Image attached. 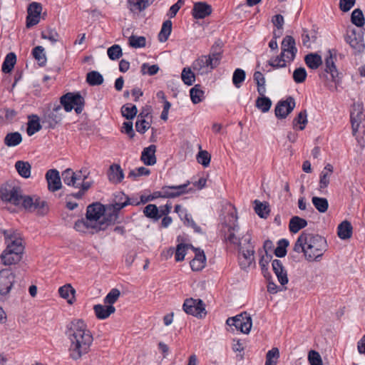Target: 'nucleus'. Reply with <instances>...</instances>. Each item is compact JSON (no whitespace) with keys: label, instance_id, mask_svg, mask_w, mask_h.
Here are the masks:
<instances>
[{"label":"nucleus","instance_id":"f257e3e1","mask_svg":"<svg viewBox=\"0 0 365 365\" xmlns=\"http://www.w3.org/2000/svg\"><path fill=\"white\" fill-rule=\"evenodd\" d=\"M65 334L70 341L68 351L72 359L78 360L89 351L93 338L83 320L70 322L66 325Z\"/></svg>","mask_w":365,"mask_h":365},{"label":"nucleus","instance_id":"f03ea898","mask_svg":"<svg viewBox=\"0 0 365 365\" xmlns=\"http://www.w3.org/2000/svg\"><path fill=\"white\" fill-rule=\"evenodd\" d=\"M327 247L328 245L324 237L304 231L298 237L293 250L297 253L303 252L308 261H319Z\"/></svg>","mask_w":365,"mask_h":365},{"label":"nucleus","instance_id":"7ed1b4c3","mask_svg":"<svg viewBox=\"0 0 365 365\" xmlns=\"http://www.w3.org/2000/svg\"><path fill=\"white\" fill-rule=\"evenodd\" d=\"M4 237L6 248L0 255L3 264L9 266L18 263L24 250L21 233L14 229L1 230Z\"/></svg>","mask_w":365,"mask_h":365},{"label":"nucleus","instance_id":"20e7f679","mask_svg":"<svg viewBox=\"0 0 365 365\" xmlns=\"http://www.w3.org/2000/svg\"><path fill=\"white\" fill-rule=\"evenodd\" d=\"M221 59L222 51L220 48L219 51L216 49V51H212L209 55L201 56L195 60L192 64V68L201 75L207 73L219 66Z\"/></svg>","mask_w":365,"mask_h":365},{"label":"nucleus","instance_id":"39448f33","mask_svg":"<svg viewBox=\"0 0 365 365\" xmlns=\"http://www.w3.org/2000/svg\"><path fill=\"white\" fill-rule=\"evenodd\" d=\"M60 103L66 112L74 109L77 114H80L83 110L85 99L80 92H68L60 98Z\"/></svg>","mask_w":365,"mask_h":365},{"label":"nucleus","instance_id":"423d86ee","mask_svg":"<svg viewBox=\"0 0 365 365\" xmlns=\"http://www.w3.org/2000/svg\"><path fill=\"white\" fill-rule=\"evenodd\" d=\"M22 206L29 211H36L39 215H45L48 211L47 202L36 195L24 196Z\"/></svg>","mask_w":365,"mask_h":365},{"label":"nucleus","instance_id":"0eeeda50","mask_svg":"<svg viewBox=\"0 0 365 365\" xmlns=\"http://www.w3.org/2000/svg\"><path fill=\"white\" fill-rule=\"evenodd\" d=\"M21 189L19 186L7 185L0 189V197L3 201L9 202L14 205H19L24 197L21 193Z\"/></svg>","mask_w":365,"mask_h":365},{"label":"nucleus","instance_id":"6e6552de","mask_svg":"<svg viewBox=\"0 0 365 365\" xmlns=\"http://www.w3.org/2000/svg\"><path fill=\"white\" fill-rule=\"evenodd\" d=\"M226 324L230 327L234 326L236 329L240 330L242 333L248 334L252 328V322L251 317L245 312L234 317L228 318Z\"/></svg>","mask_w":365,"mask_h":365},{"label":"nucleus","instance_id":"1a4fd4ad","mask_svg":"<svg viewBox=\"0 0 365 365\" xmlns=\"http://www.w3.org/2000/svg\"><path fill=\"white\" fill-rule=\"evenodd\" d=\"M15 282V274L9 269L0 270V299L9 294Z\"/></svg>","mask_w":365,"mask_h":365},{"label":"nucleus","instance_id":"9d476101","mask_svg":"<svg viewBox=\"0 0 365 365\" xmlns=\"http://www.w3.org/2000/svg\"><path fill=\"white\" fill-rule=\"evenodd\" d=\"M183 310L188 314L202 318L206 315L205 304L202 300L192 298L185 300L182 305Z\"/></svg>","mask_w":365,"mask_h":365},{"label":"nucleus","instance_id":"9b49d317","mask_svg":"<svg viewBox=\"0 0 365 365\" xmlns=\"http://www.w3.org/2000/svg\"><path fill=\"white\" fill-rule=\"evenodd\" d=\"M190 182L179 185H164L161 188L163 198H175L184 194L192 192L193 188H188Z\"/></svg>","mask_w":365,"mask_h":365},{"label":"nucleus","instance_id":"f8f14e48","mask_svg":"<svg viewBox=\"0 0 365 365\" xmlns=\"http://www.w3.org/2000/svg\"><path fill=\"white\" fill-rule=\"evenodd\" d=\"M62 107L56 105L52 110H48L43 115V123H46L49 128H55L63 119Z\"/></svg>","mask_w":365,"mask_h":365},{"label":"nucleus","instance_id":"ddd939ff","mask_svg":"<svg viewBox=\"0 0 365 365\" xmlns=\"http://www.w3.org/2000/svg\"><path fill=\"white\" fill-rule=\"evenodd\" d=\"M42 11V6L40 3L32 2L27 9L26 27L31 28L40 21V16Z\"/></svg>","mask_w":365,"mask_h":365},{"label":"nucleus","instance_id":"4468645a","mask_svg":"<svg viewBox=\"0 0 365 365\" xmlns=\"http://www.w3.org/2000/svg\"><path fill=\"white\" fill-rule=\"evenodd\" d=\"M294 99L289 96L286 100L277 103L274 110L275 115L278 118H285L294 110Z\"/></svg>","mask_w":365,"mask_h":365},{"label":"nucleus","instance_id":"2eb2a0df","mask_svg":"<svg viewBox=\"0 0 365 365\" xmlns=\"http://www.w3.org/2000/svg\"><path fill=\"white\" fill-rule=\"evenodd\" d=\"M281 52L285 54L287 53V58L288 62H292L294 60L297 48L295 40L292 36H286L283 38L281 45Z\"/></svg>","mask_w":365,"mask_h":365},{"label":"nucleus","instance_id":"dca6fc26","mask_svg":"<svg viewBox=\"0 0 365 365\" xmlns=\"http://www.w3.org/2000/svg\"><path fill=\"white\" fill-rule=\"evenodd\" d=\"M106 212V207L100 202L89 205L86 209V217L88 221L98 222Z\"/></svg>","mask_w":365,"mask_h":365},{"label":"nucleus","instance_id":"f3484780","mask_svg":"<svg viewBox=\"0 0 365 365\" xmlns=\"http://www.w3.org/2000/svg\"><path fill=\"white\" fill-rule=\"evenodd\" d=\"M48 189L51 192H56L61 189L62 184L59 172L56 169H50L46 173Z\"/></svg>","mask_w":365,"mask_h":365},{"label":"nucleus","instance_id":"a211bd4d","mask_svg":"<svg viewBox=\"0 0 365 365\" xmlns=\"http://www.w3.org/2000/svg\"><path fill=\"white\" fill-rule=\"evenodd\" d=\"M239 252L241 254L240 257V265L242 269L249 267L254 261V245H250L249 250H245L242 245L238 247Z\"/></svg>","mask_w":365,"mask_h":365},{"label":"nucleus","instance_id":"6ab92c4d","mask_svg":"<svg viewBox=\"0 0 365 365\" xmlns=\"http://www.w3.org/2000/svg\"><path fill=\"white\" fill-rule=\"evenodd\" d=\"M212 6L205 1H198L194 4L192 9V15L195 19H202L212 13Z\"/></svg>","mask_w":365,"mask_h":365},{"label":"nucleus","instance_id":"aec40b11","mask_svg":"<svg viewBox=\"0 0 365 365\" xmlns=\"http://www.w3.org/2000/svg\"><path fill=\"white\" fill-rule=\"evenodd\" d=\"M345 41L351 48L357 51H361L364 48L363 36L357 32L356 29H352L349 34L345 36Z\"/></svg>","mask_w":365,"mask_h":365},{"label":"nucleus","instance_id":"412c9836","mask_svg":"<svg viewBox=\"0 0 365 365\" xmlns=\"http://www.w3.org/2000/svg\"><path fill=\"white\" fill-rule=\"evenodd\" d=\"M232 217L235 220V222L232 225H225L227 230L225 232L224 238L226 242L239 247L240 245H242V242L235 235V232L239 230V226L236 223L237 217L233 215H232Z\"/></svg>","mask_w":365,"mask_h":365},{"label":"nucleus","instance_id":"4be33fe9","mask_svg":"<svg viewBox=\"0 0 365 365\" xmlns=\"http://www.w3.org/2000/svg\"><path fill=\"white\" fill-rule=\"evenodd\" d=\"M272 269L279 282L283 286L288 283L287 272L281 260L274 259L272 263Z\"/></svg>","mask_w":365,"mask_h":365},{"label":"nucleus","instance_id":"5701e85b","mask_svg":"<svg viewBox=\"0 0 365 365\" xmlns=\"http://www.w3.org/2000/svg\"><path fill=\"white\" fill-rule=\"evenodd\" d=\"M103 216L102 220L96 222L97 230H105L109 225L115 224L118 218V215L115 212L108 211L107 207Z\"/></svg>","mask_w":365,"mask_h":365},{"label":"nucleus","instance_id":"b1692460","mask_svg":"<svg viewBox=\"0 0 365 365\" xmlns=\"http://www.w3.org/2000/svg\"><path fill=\"white\" fill-rule=\"evenodd\" d=\"M324 71L327 73H329L331 76V79L333 82L337 81V78L339 76V72L336 69L335 63H334V57L331 50H329L328 54L325 58V68Z\"/></svg>","mask_w":365,"mask_h":365},{"label":"nucleus","instance_id":"393cba45","mask_svg":"<svg viewBox=\"0 0 365 365\" xmlns=\"http://www.w3.org/2000/svg\"><path fill=\"white\" fill-rule=\"evenodd\" d=\"M156 146L150 145L143 149L141 153L140 160L146 165H153L156 163L155 158Z\"/></svg>","mask_w":365,"mask_h":365},{"label":"nucleus","instance_id":"a878e982","mask_svg":"<svg viewBox=\"0 0 365 365\" xmlns=\"http://www.w3.org/2000/svg\"><path fill=\"white\" fill-rule=\"evenodd\" d=\"M108 177L109 181L113 183H120L124 178V173L120 166L118 164H113L110 166Z\"/></svg>","mask_w":365,"mask_h":365},{"label":"nucleus","instance_id":"bb28decb","mask_svg":"<svg viewBox=\"0 0 365 365\" xmlns=\"http://www.w3.org/2000/svg\"><path fill=\"white\" fill-rule=\"evenodd\" d=\"M93 310L98 319H105L115 312V308L113 305L96 304L94 305Z\"/></svg>","mask_w":365,"mask_h":365},{"label":"nucleus","instance_id":"cd10ccee","mask_svg":"<svg viewBox=\"0 0 365 365\" xmlns=\"http://www.w3.org/2000/svg\"><path fill=\"white\" fill-rule=\"evenodd\" d=\"M353 227L347 220H344L341 222L337 227V235L341 240L349 239L352 236Z\"/></svg>","mask_w":365,"mask_h":365},{"label":"nucleus","instance_id":"c85d7f7f","mask_svg":"<svg viewBox=\"0 0 365 365\" xmlns=\"http://www.w3.org/2000/svg\"><path fill=\"white\" fill-rule=\"evenodd\" d=\"M155 0H128L130 10L133 12H140L148 7Z\"/></svg>","mask_w":365,"mask_h":365},{"label":"nucleus","instance_id":"c756f323","mask_svg":"<svg viewBox=\"0 0 365 365\" xmlns=\"http://www.w3.org/2000/svg\"><path fill=\"white\" fill-rule=\"evenodd\" d=\"M307 225V222L305 219L299 216H294L289 220V229L292 233H297Z\"/></svg>","mask_w":365,"mask_h":365},{"label":"nucleus","instance_id":"7c9ffc66","mask_svg":"<svg viewBox=\"0 0 365 365\" xmlns=\"http://www.w3.org/2000/svg\"><path fill=\"white\" fill-rule=\"evenodd\" d=\"M62 179L63 182L68 185L76 188L80 187V182H76V175H74V172L68 168L62 172Z\"/></svg>","mask_w":365,"mask_h":365},{"label":"nucleus","instance_id":"2f4dec72","mask_svg":"<svg viewBox=\"0 0 365 365\" xmlns=\"http://www.w3.org/2000/svg\"><path fill=\"white\" fill-rule=\"evenodd\" d=\"M304 61L307 66L313 70L317 69L322 64V56L315 53H311L306 55Z\"/></svg>","mask_w":365,"mask_h":365},{"label":"nucleus","instance_id":"473e14b6","mask_svg":"<svg viewBox=\"0 0 365 365\" xmlns=\"http://www.w3.org/2000/svg\"><path fill=\"white\" fill-rule=\"evenodd\" d=\"M317 38V32L314 29L308 31L307 29H302V41L304 46L309 48L312 43H314Z\"/></svg>","mask_w":365,"mask_h":365},{"label":"nucleus","instance_id":"72a5a7b5","mask_svg":"<svg viewBox=\"0 0 365 365\" xmlns=\"http://www.w3.org/2000/svg\"><path fill=\"white\" fill-rule=\"evenodd\" d=\"M16 62V56L14 53H9L2 63L1 70L4 73H9Z\"/></svg>","mask_w":365,"mask_h":365},{"label":"nucleus","instance_id":"f704fd0d","mask_svg":"<svg viewBox=\"0 0 365 365\" xmlns=\"http://www.w3.org/2000/svg\"><path fill=\"white\" fill-rule=\"evenodd\" d=\"M190 96L192 102L197 104L205 99V91L202 90L200 84H196L190 90Z\"/></svg>","mask_w":365,"mask_h":365},{"label":"nucleus","instance_id":"c9c22d12","mask_svg":"<svg viewBox=\"0 0 365 365\" xmlns=\"http://www.w3.org/2000/svg\"><path fill=\"white\" fill-rule=\"evenodd\" d=\"M15 168L22 178H29L30 177L31 166L29 162L19 160L16 162Z\"/></svg>","mask_w":365,"mask_h":365},{"label":"nucleus","instance_id":"e433bc0d","mask_svg":"<svg viewBox=\"0 0 365 365\" xmlns=\"http://www.w3.org/2000/svg\"><path fill=\"white\" fill-rule=\"evenodd\" d=\"M42 126L40 124L39 118L36 115H33L31 118L29 119L27 124L26 132L29 136H31L36 132L41 129Z\"/></svg>","mask_w":365,"mask_h":365},{"label":"nucleus","instance_id":"4c0bfd02","mask_svg":"<svg viewBox=\"0 0 365 365\" xmlns=\"http://www.w3.org/2000/svg\"><path fill=\"white\" fill-rule=\"evenodd\" d=\"M148 113L145 114L143 112L140 113L138 115L137 120L135 122V129L137 132L143 134L150 128V123L145 119Z\"/></svg>","mask_w":365,"mask_h":365},{"label":"nucleus","instance_id":"58836bf2","mask_svg":"<svg viewBox=\"0 0 365 365\" xmlns=\"http://www.w3.org/2000/svg\"><path fill=\"white\" fill-rule=\"evenodd\" d=\"M22 141L21 134L19 132L9 133L4 138V144L8 147H14Z\"/></svg>","mask_w":365,"mask_h":365},{"label":"nucleus","instance_id":"ea45409f","mask_svg":"<svg viewBox=\"0 0 365 365\" xmlns=\"http://www.w3.org/2000/svg\"><path fill=\"white\" fill-rule=\"evenodd\" d=\"M76 291L71 284H66L58 289L60 296L67 299L68 303L72 304Z\"/></svg>","mask_w":365,"mask_h":365},{"label":"nucleus","instance_id":"a19ab883","mask_svg":"<svg viewBox=\"0 0 365 365\" xmlns=\"http://www.w3.org/2000/svg\"><path fill=\"white\" fill-rule=\"evenodd\" d=\"M86 82L91 86H100L103 83V77L98 71H92L86 74Z\"/></svg>","mask_w":365,"mask_h":365},{"label":"nucleus","instance_id":"79ce46f5","mask_svg":"<svg viewBox=\"0 0 365 365\" xmlns=\"http://www.w3.org/2000/svg\"><path fill=\"white\" fill-rule=\"evenodd\" d=\"M172 31V21L170 20H166L163 23L161 30L158 34V40L160 42H165Z\"/></svg>","mask_w":365,"mask_h":365},{"label":"nucleus","instance_id":"37998d69","mask_svg":"<svg viewBox=\"0 0 365 365\" xmlns=\"http://www.w3.org/2000/svg\"><path fill=\"white\" fill-rule=\"evenodd\" d=\"M74 229L77 232H86L87 230L96 229L97 230V226L96 222H91L87 220L81 219L77 220L74 224Z\"/></svg>","mask_w":365,"mask_h":365},{"label":"nucleus","instance_id":"c03bdc74","mask_svg":"<svg viewBox=\"0 0 365 365\" xmlns=\"http://www.w3.org/2000/svg\"><path fill=\"white\" fill-rule=\"evenodd\" d=\"M41 36L43 39H47L52 44L56 43L59 41L60 36L55 29L48 27L44 31H41Z\"/></svg>","mask_w":365,"mask_h":365},{"label":"nucleus","instance_id":"a18cd8bd","mask_svg":"<svg viewBox=\"0 0 365 365\" xmlns=\"http://www.w3.org/2000/svg\"><path fill=\"white\" fill-rule=\"evenodd\" d=\"M143 213L148 218L152 219L154 221H158L160 219L159 215V209L154 204H149L144 207Z\"/></svg>","mask_w":365,"mask_h":365},{"label":"nucleus","instance_id":"49530a36","mask_svg":"<svg viewBox=\"0 0 365 365\" xmlns=\"http://www.w3.org/2000/svg\"><path fill=\"white\" fill-rule=\"evenodd\" d=\"M307 123V114L305 110H302L298 115L293 120V128H298L299 130H303Z\"/></svg>","mask_w":365,"mask_h":365},{"label":"nucleus","instance_id":"de8ad7c7","mask_svg":"<svg viewBox=\"0 0 365 365\" xmlns=\"http://www.w3.org/2000/svg\"><path fill=\"white\" fill-rule=\"evenodd\" d=\"M255 106L262 113H266L272 106V101L267 96H259L256 100Z\"/></svg>","mask_w":365,"mask_h":365},{"label":"nucleus","instance_id":"09e8293b","mask_svg":"<svg viewBox=\"0 0 365 365\" xmlns=\"http://www.w3.org/2000/svg\"><path fill=\"white\" fill-rule=\"evenodd\" d=\"M32 54L34 58L37 61L40 66H43L46 65V57L43 46H36L32 51Z\"/></svg>","mask_w":365,"mask_h":365},{"label":"nucleus","instance_id":"8fccbe9b","mask_svg":"<svg viewBox=\"0 0 365 365\" xmlns=\"http://www.w3.org/2000/svg\"><path fill=\"white\" fill-rule=\"evenodd\" d=\"M351 21L357 27H362L365 24L364 14L360 9H354L351 16Z\"/></svg>","mask_w":365,"mask_h":365},{"label":"nucleus","instance_id":"3c124183","mask_svg":"<svg viewBox=\"0 0 365 365\" xmlns=\"http://www.w3.org/2000/svg\"><path fill=\"white\" fill-rule=\"evenodd\" d=\"M138 109L136 106L132 104L123 105L121 108L122 115L127 120H132L136 115Z\"/></svg>","mask_w":365,"mask_h":365},{"label":"nucleus","instance_id":"603ef678","mask_svg":"<svg viewBox=\"0 0 365 365\" xmlns=\"http://www.w3.org/2000/svg\"><path fill=\"white\" fill-rule=\"evenodd\" d=\"M312 202L319 212L324 213L328 210L329 202L324 197H313Z\"/></svg>","mask_w":365,"mask_h":365},{"label":"nucleus","instance_id":"864d4df0","mask_svg":"<svg viewBox=\"0 0 365 365\" xmlns=\"http://www.w3.org/2000/svg\"><path fill=\"white\" fill-rule=\"evenodd\" d=\"M285 57L287 58V54L281 52L274 59L269 60L268 64L274 69L284 68L287 66L286 61H287V59L285 60Z\"/></svg>","mask_w":365,"mask_h":365},{"label":"nucleus","instance_id":"5fc2aeb1","mask_svg":"<svg viewBox=\"0 0 365 365\" xmlns=\"http://www.w3.org/2000/svg\"><path fill=\"white\" fill-rule=\"evenodd\" d=\"M246 73L242 68H236L232 76V83L234 86L239 88L241 87L242 83L245 80Z\"/></svg>","mask_w":365,"mask_h":365},{"label":"nucleus","instance_id":"6e6d98bb","mask_svg":"<svg viewBox=\"0 0 365 365\" xmlns=\"http://www.w3.org/2000/svg\"><path fill=\"white\" fill-rule=\"evenodd\" d=\"M181 78L183 83L187 86H191L195 81V73L189 67H185L182 69Z\"/></svg>","mask_w":365,"mask_h":365},{"label":"nucleus","instance_id":"4d7b16f0","mask_svg":"<svg viewBox=\"0 0 365 365\" xmlns=\"http://www.w3.org/2000/svg\"><path fill=\"white\" fill-rule=\"evenodd\" d=\"M255 211L262 218H267L269 213V206L266 204H263L260 201L255 200Z\"/></svg>","mask_w":365,"mask_h":365},{"label":"nucleus","instance_id":"13d9d810","mask_svg":"<svg viewBox=\"0 0 365 365\" xmlns=\"http://www.w3.org/2000/svg\"><path fill=\"white\" fill-rule=\"evenodd\" d=\"M289 246V241L286 239H281L277 242V247L274 250V255L277 257H284L287 255V247Z\"/></svg>","mask_w":365,"mask_h":365},{"label":"nucleus","instance_id":"bf43d9fd","mask_svg":"<svg viewBox=\"0 0 365 365\" xmlns=\"http://www.w3.org/2000/svg\"><path fill=\"white\" fill-rule=\"evenodd\" d=\"M128 41L129 45L135 48H143L146 45V39L144 36L131 35Z\"/></svg>","mask_w":365,"mask_h":365},{"label":"nucleus","instance_id":"052dcab7","mask_svg":"<svg viewBox=\"0 0 365 365\" xmlns=\"http://www.w3.org/2000/svg\"><path fill=\"white\" fill-rule=\"evenodd\" d=\"M150 171L149 169L145 167H140L135 170H131L128 175V178H132L133 180H136L138 177L143 175H149Z\"/></svg>","mask_w":365,"mask_h":365},{"label":"nucleus","instance_id":"680f3d73","mask_svg":"<svg viewBox=\"0 0 365 365\" xmlns=\"http://www.w3.org/2000/svg\"><path fill=\"white\" fill-rule=\"evenodd\" d=\"M107 53L111 60H117L122 55V48L119 45L115 44L108 48Z\"/></svg>","mask_w":365,"mask_h":365},{"label":"nucleus","instance_id":"e2e57ef3","mask_svg":"<svg viewBox=\"0 0 365 365\" xmlns=\"http://www.w3.org/2000/svg\"><path fill=\"white\" fill-rule=\"evenodd\" d=\"M307 76V71L303 67L297 68L293 72V79L297 83H303L306 80Z\"/></svg>","mask_w":365,"mask_h":365},{"label":"nucleus","instance_id":"0e129e2a","mask_svg":"<svg viewBox=\"0 0 365 365\" xmlns=\"http://www.w3.org/2000/svg\"><path fill=\"white\" fill-rule=\"evenodd\" d=\"M120 294V292L118 289H112L104 298V303L108 305H113L118 300Z\"/></svg>","mask_w":365,"mask_h":365},{"label":"nucleus","instance_id":"69168bd1","mask_svg":"<svg viewBox=\"0 0 365 365\" xmlns=\"http://www.w3.org/2000/svg\"><path fill=\"white\" fill-rule=\"evenodd\" d=\"M211 156L206 150H200L197 155V161L204 167H207L210 163Z\"/></svg>","mask_w":365,"mask_h":365},{"label":"nucleus","instance_id":"338daca9","mask_svg":"<svg viewBox=\"0 0 365 365\" xmlns=\"http://www.w3.org/2000/svg\"><path fill=\"white\" fill-rule=\"evenodd\" d=\"M159 71V66L156 64L149 65L148 63L142 64L140 71L143 75L148 74L149 76H153L156 74Z\"/></svg>","mask_w":365,"mask_h":365},{"label":"nucleus","instance_id":"774afa93","mask_svg":"<svg viewBox=\"0 0 365 365\" xmlns=\"http://www.w3.org/2000/svg\"><path fill=\"white\" fill-rule=\"evenodd\" d=\"M308 359L311 365H322V360L320 354L314 350L309 352Z\"/></svg>","mask_w":365,"mask_h":365}]
</instances>
